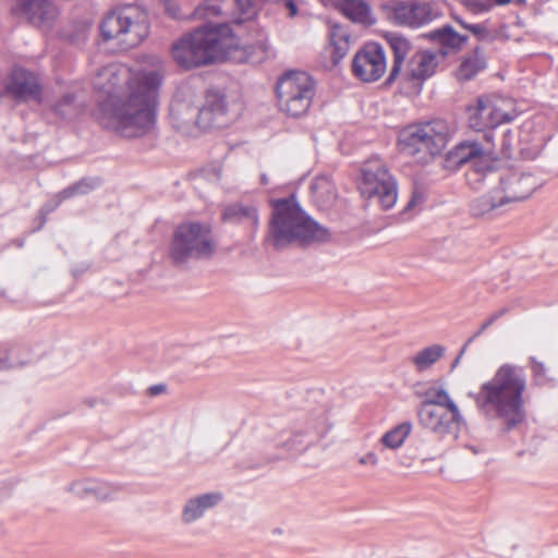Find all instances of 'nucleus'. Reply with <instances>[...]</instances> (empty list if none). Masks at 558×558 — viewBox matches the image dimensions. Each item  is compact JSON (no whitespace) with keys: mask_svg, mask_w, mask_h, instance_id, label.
Returning <instances> with one entry per match:
<instances>
[{"mask_svg":"<svg viewBox=\"0 0 558 558\" xmlns=\"http://www.w3.org/2000/svg\"><path fill=\"white\" fill-rule=\"evenodd\" d=\"M525 389L526 375L523 367L504 364L489 380L482 384L478 392H470L469 396L485 417L498 420L506 430H511L525 418Z\"/></svg>","mask_w":558,"mask_h":558,"instance_id":"2","label":"nucleus"},{"mask_svg":"<svg viewBox=\"0 0 558 558\" xmlns=\"http://www.w3.org/2000/svg\"><path fill=\"white\" fill-rule=\"evenodd\" d=\"M350 34L341 27H333L330 32L331 60L338 64L350 50Z\"/></svg>","mask_w":558,"mask_h":558,"instance_id":"31","label":"nucleus"},{"mask_svg":"<svg viewBox=\"0 0 558 558\" xmlns=\"http://www.w3.org/2000/svg\"><path fill=\"white\" fill-rule=\"evenodd\" d=\"M100 185L98 178H83L74 184L68 186L60 192L59 196L61 199H66L75 195H84L95 190Z\"/></svg>","mask_w":558,"mask_h":558,"instance_id":"35","label":"nucleus"},{"mask_svg":"<svg viewBox=\"0 0 558 558\" xmlns=\"http://www.w3.org/2000/svg\"><path fill=\"white\" fill-rule=\"evenodd\" d=\"M251 47L258 49L262 53L265 54L267 52V44H266V40H265V36L263 34L258 35V39Z\"/></svg>","mask_w":558,"mask_h":558,"instance_id":"47","label":"nucleus"},{"mask_svg":"<svg viewBox=\"0 0 558 558\" xmlns=\"http://www.w3.org/2000/svg\"><path fill=\"white\" fill-rule=\"evenodd\" d=\"M94 480H80L71 483L69 490L80 498L92 497Z\"/></svg>","mask_w":558,"mask_h":558,"instance_id":"40","label":"nucleus"},{"mask_svg":"<svg viewBox=\"0 0 558 558\" xmlns=\"http://www.w3.org/2000/svg\"><path fill=\"white\" fill-rule=\"evenodd\" d=\"M448 158L459 167L470 165L465 178L473 189H477L487 175L495 172L493 159L477 142L466 141L458 144L449 153Z\"/></svg>","mask_w":558,"mask_h":558,"instance_id":"12","label":"nucleus"},{"mask_svg":"<svg viewBox=\"0 0 558 558\" xmlns=\"http://www.w3.org/2000/svg\"><path fill=\"white\" fill-rule=\"evenodd\" d=\"M424 400L420 403L428 404L440 408H449L454 412V409H459L456 402L451 399L447 390L442 387H430L424 393Z\"/></svg>","mask_w":558,"mask_h":558,"instance_id":"34","label":"nucleus"},{"mask_svg":"<svg viewBox=\"0 0 558 558\" xmlns=\"http://www.w3.org/2000/svg\"><path fill=\"white\" fill-rule=\"evenodd\" d=\"M195 98V93L190 86H182L175 92L170 105L169 118L172 126L186 135H194L196 131L204 130L201 101Z\"/></svg>","mask_w":558,"mask_h":558,"instance_id":"13","label":"nucleus"},{"mask_svg":"<svg viewBox=\"0 0 558 558\" xmlns=\"http://www.w3.org/2000/svg\"><path fill=\"white\" fill-rule=\"evenodd\" d=\"M223 496L219 492H210L189 498L181 511V521L191 524L202 519L205 513L218 506Z\"/></svg>","mask_w":558,"mask_h":558,"instance_id":"22","label":"nucleus"},{"mask_svg":"<svg viewBox=\"0 0 558 558\" xmlns=\"http://www.w3.org/2000/svg\"><path fill=\"white\" fill-rule=\"evenodd\" d=\"M411 430L412 424L403 422L385 433L380 442L388 449H398L403 445Z\"/></svg>","mask_w":558,"mask_h":558,"instance_id":"33","label":"nucleus"},{"mask_svg":"<svg viewBox=\"0 0 558 558\" xmlns=\"http://www.w3.org/2000/svg\"><path fill=\"white\" fill-rule=\"evenodd\" d=\"M49 210H46L45 208H41L40 211H39V218H40V223L38 226V228L36 230H39L43 228V226L45 225L46 222V216L48 214Z\"/></svg>","mask_w":558,"mask_h":558,"instance_id":"52","label":"nucleus"},{"mask_svg":"<svg viewBox=\"0 0 558 558\" xmlns=\"http://www.w3.org/2000/svg\"><path fill=\"white\" fill-rule=\"evenodd\" d=\"M361 172V194L376 202L383 210L392 208L398 199V183L387 166L380 159H371Z\"/></svg>","mask_w":558,"mask_h":558,"instance_id":"9","label":"nucleus"},{"mask_svg":"<svg viewBox=\"0 0 558 558\" xmlns=\"http://www.w3.org/2000/svg\"><path fill=\"white\" fill-rule=\"evenodd\" d=\"M468 345H469V344H466V343H465V344L462 347V349H461L460 353L458 354V356L454 359V361H453V363H452V367H456V366L458 365V363L460 362L461 356L464 354V352H465V350H466V347H468Z\"/></svg>","mask_w":558,"mask_h":558,"instance_id":"54","label":"nucleus"},{"mask_svg":"<svg viewBox=\"0 0 558 558\" xmlns=\"http://www.w3.org/2000/svg\"><path fill=\"white\" fill-rule=\"evenodd\" d=\"M416 414L420 425L438 436L457 433L464 423L459 409H454L453 412L449 408L418 403Z\"/></svg>","mask_w":558,"mask_h":558,"instance_id":"14","label":"nucleus"},{"mask_svg":"<svg viewBox=\"0 0 558 558\" xmlns=\"http://www.w3.org/2000/svg\"><path fill=\"white\" fill-rule=\"evenodd\" d=\"M162 76L158 71L132 74L129 68L111 63L93 78L96 90L106 95L99 101V122L123 137H137L155 124L158 90Z\"/></svg>","mask_w":558,"mask_h":558,"instance_id":"1","label":"nucleus"},{"mask_svg":"<svg viewBox=\"0 0 558 558\" xmlns=\"http://www.w3.org/2000/svg\"><path fill=\"white\" fill-rule=\"evenodd\" d=\"M531 369L536 385H544L547 381V369L543 362L537 361L535 357H531Z\"/></svg>","mask_w":558,"mask_h":558,"instance_id":"41","label":"nucleus"},{"mask_svg":"<svg viewBox=\"0 0 558 558\" xmlns=\"http://www.w3.org/2000/svg\"><path fill=\"white\" fill-rule=\"evenodd\" d=\"M317 184H318V182L316 181L315 183H313L312 187L316 189Z\"/></svg>","mask_w":558,"mask_h":558,"instance_id":"58","label":"nucleus"},{"mask_svg":"<svg viewBox=\"0 0 558 558\" xmlns=\"http://www.w3.org/2000/svg\"><path fill=\"white\" fill-rule=\"evenodd\" d=\"M278 2L289 11L290 17H293L298 14L299 10L295 0H278Z\"/></svg>","mask_w":558,"mask_h":558,"instance_id":"45","label":"nucleus"},{"mask_svg":"<svg viewBox=\"0 0 558 558\" xmlns=\"http://www.w3.org/2000/svg\"><path fill=\"white\" fill-rule=\"evenodd\" d=\"M279 109L287 116L299 118L311 108L315 96V82L303 71H289L276 84Z\"/></svg>","mask_w":558,"mask_h":558,"instance_id":"8","label":"nucleus"},{"mask_svg":"<svg viewBox=\"0 0 558 558\" xmlns=\"http://www.w3.org/2000/svg\"><path fill=\"white\" fill-rule=\"evenodd\" d=\"M260 182H262V184H264V185H267V184H268V178L266 177V174H262V175H260Z\"/></svg>","mask_w":558,"mask_h":558,"instance_id":"56","label":"nucleus"},{"mask_svg":"<svg viewBox=\"0 0 558 558\" xmlns=\"http://www.w3.org/2000/svg\"><path fill=\"white\" fill-rule=\"evenodd\" d=\"M5 93L17 102L40 101L41 87L37 77L23 68H15L5 81Z\"/></svg>","mask_w":558,"mask_h":558,"instance_id":"19","label":"nucleus"},{"mask_svg":"<svg viewBox=\"0 0 558 558\" xmlns=\"http://www.w3.org/2000/svg\"><path fill=\"white\" fill-rule=\"evenodd\" d=\"M509 312L508 307H502L496 312H494L488 318L492 319V323L494 324L497 319L505 316Z\"/></svg>","mask_w":558,"mask_h":558,"instance_id":"48","label":"nucleus"},{"mask_svg":"<svg viewBox=\"0 0 558 558\" xmlns=\"http://www.w3.org/2000/svg\"><path fill=\"white\" fill-rule=\"evenodd\" d=\"M331 425L328 420V411L325 407H318L310 413L301 414L289 432H282L276 439L278 448L287 452L302 451L308 438H320L328 433Z\"/></svg>","mask_w":558,"mask_h":558,"instance_id":"10","label":"nucleus"},{"mask_svg":"<svg viewBox=\"0 0 558 558\" xmlns=\"http://www.w3.org/2000/svg\"><path fill=\"white\" fill-rule=\"evenodd\" d=\"M497 189L507 204L524 201L541 185V182L532 173L509 172L499 180Z\"/></svg>","mask_w":558,"mask_h":558,"instance_id":"20","label":"nucleus"},{"mask_svg":"<svg viewBox=\"0 0 558 558\" xmlns=\"http://www.w3.org/2000/svg\"><path fill=\"white\" fill-rule=\"evenodd\" d=\"M86 31H87V26L86 25L82 26L81 36H82L83 39L85 38Z\"/></svg>","mask_w":558,"mask_h":558,"instance_id":"57","label":"nucleus"},{"mask_svg":"<svg viewBox=\"0 0 558 558\" xmlns=\"http://www.w3.org/2000/svg\"><path fill=\"white\" fill-rule=\"evenodd\" d=\"M486 58L480 46H476L473 51L463 58L461 64L457 70V77L459 81H470L477 73L486 68Z\"/></svg>","mask_w":558,"mask_h":558,"instance_id":"28","label":"nucleus"},{"mask_svg":"<svg viewBox=\"0 0 558 558\" xmlns=\"http://www.w3.org/2000/svg\"><path fill=\"white\" fill-rule=\"evenodd\" d=\"M167 12L173 19H181L182 17V15L178 13V10L175 8H173L172 5H170V4L167 7Z\"/></svg>","mask_w":558,"mask_h":558,"instance_id":"51","label":"nucleus"},{"mask_svg":"<svg viewBox=\"0 0 558 558\" xmlns=\"http://www.w3.org/2000/svg\"><path fill=\"white\" fill-rule=\"evenodd\" d=\"M440 16L439 5L430 1H400L392 11L397 24L412 28L425 26Z\"/></svg>","mask_w":558,"mask_h":558,"instance_id":"16","label":"nucleus"},{"mask_svg":"<svg viewBox=\"0 0 558 558\" xmlns=\"http://www.w3.org/2000/svg\"><path fill=\"white\" fill-rule=\"evenodd\" d=\"M438 65L437 54L433 51L416 52L410 60L407 70L398 77L400 88L408 94H420L423 84L432 77Z\"/></svg>","mask_w":558,"mask_h":558,"instance_id":"15","label":"nucleus"},{"mask_svg":"<svg viewBox=\"0 0 558 558\" xmlns=\"http://www.w3.org/2000/svg\"><path fill=\"white\" fill-rule=\"evenodd\" d=\"M359 463L362 465L369 464L376 466L378 464V457L375 452L369 451L366 454L359 458Z\"/></svg>","mask_w":558,"mask_h":558,"instance_id":"43","label":"nucleus"},{"mask_svg":"<svg viewBox=\"0 0 558 558\" xmlns=\"http://www.w3.org/2000/svg\"><path fill=\"white\" fill-rule=\"evenodd\" d=\"M463 4L474 14L488 12L492 9L488 0H464Z\"/></svg>","mask_w":558,"mask_h":558,"instance_id":"42","label":"nucleus"},{"mask_svg":"<svg viewBox=\"0 0 558 558\" xmlns=\"http://www.w3.org/2000/svg\"><path fill=\"white\" fill-rule=\"evenodd\" d=\"M216 248L217 241L209 223L185 221L173 231L169 256L173 265L181 267L190 262L211 258Z\"/></svg>","mask_w":558,"mask_h":558,"instance_id":"5","label":"nucleus"},{"mask_svg":"<svg viewBox=\"0 0 558 558\" xmlns=\"http://www.w3.org/2000/svg\"><path fill=\"white\" fill-rule=\"evenodd\" d=\"M425 38L440 45L442 49L461 50L468 41V36L457 33L449 24L434 29L425 35Z\"/></svg>","mask_w":558,"mask_h":558,"instance_id":"25","label":"nucleus"},{"mask_svg":"<svg viewBox=\"0 0 558 558\" xmlns=\"http://www.w3.org/2000/svg\"><path fill=\"white\" fill-rule=\"evenodd\" d=\"M227 113L228 102L226 96L219 90H208L205 104L201 107L202 128L204 130L225 128L228 124Z\"/></svg>","mask_w":558,"mask_h":558,"instance_id":"21","label":"nucleus"},{"mask_svg":"<svg viewBox=\"0 0 558 558\" xmlns=\"http://www.w3.org/2000/svg\"><path fill=\"white\" fill-rule=\"evenodd\" d=\"M329 239V230L307 216L293 196L272 202L267 241L276 250H282L292 243H324Z\"/></svg>","mask_w":558,"mask_h":558,"instance_id":"4","label":"nucleus"},{"mask_svg":"<svg viewBox=\"0 0 558 558\" xmlns=\"http://www.w3.org/2000/svg\"><path fill=\"white\" fill-rule=\"evenodd\" d=\"M52 110L62 119H72L78 113V109L75 104V95L66 93L52 106Z\"/></svg>","mask_w":558,"mask_h":558,"instance_id":"36","label":"nucleus"},{"mask_svg":"<svg viewBox=\"0 0 558 558\" xmlns=\"http://www.w3.org/2000/svg\"><path fill=\"white\" fill-rule=\"evenodd\" d=\"M452 19L464 29H468V26L470 23H466L463 19H461L459 15H452Z\"/></svg>","mask_w":558,"mask_h":558,"instance_id":"53","label":"nucleus"},{"mask_svg":"<svg viewBox=\"0 0 558 558\" xmlns=\"http://www.w3.org/2000/svg\"><path fill=\"white\" fill-rule=\"evenodd\" d=\"M468 31H470L480 41L490 43L497 37V32L489 28L488 22L478 24L470 23Z\"/></svg>","mask_w":558,"mask_h":558,"instance_id":"38","label":"nucleus"},{"mask_svg":"<svg viewBox=\"0 0 558 558\" xmlns=\"http://www.w3.org/2000/svg\"><path fill=\"white\" fill-rule=\"evenodd\" d=\"M493 325L492 319L487 318L478 328V330L468 339L466 344L473 342L478 336H481L487 328Z\"/></svg>","mask_w":558,"mask_h":558,"instance_id":"46","label":"nucleus"},{"mask_svg":"<svg viewBox=\"0 0 558 558\" xmlns=\"http://www.w3.org/2000/svg\"><path fill=\"white\" fill-rule=\"evenodd\" d=\"M449 140V126L442 120L411 124L398 135L400 151L420 163H428L439 155Z\"/></svg>","mask_w":558,"mask_h":558,"instance_id":"6","label":"nucleus"},{"mask_svg":"<svg viewBox=\"0 0 558 558\" xmlns=\"http://www.w3.org/2000/svg\"><path fill=\"white\" fill-rule=\"evenodd\" d=\"M165 390H166L165 385H154V386L149 387V393L151 396H157L159 393H162Z\"/></svg>","mask_w":558,"mask_h":558,"instance_id":"50","label":"nucleus"},{"mask_svg":"<svg viewBox=\"0 0 558 558\" xmlns=\"http://www.w3.org/2000/svg\"><path fill=\"white\" fill-rule=\"evenodd\" d=\"M422 201H423L422 193L418 192L417 190H414L412 192V196H411L410 201L408 202V204L404 207V210L405 211L411 210L417 203H421Z\"/></svg>","mask_w":558,"mask_h":558,"instance_id":"44","label":"nucleus"},{"mask_svg":"<svg viewBox=\"0 0 558 558\" xmlns=\"http://www.w3.org/2000/svg\"><path fill=\"white\" fill-rule=\"evenodd\" d=\"M256 10L252 0H206L194 10V17L199 20H209L210 17L221 16L223 20L217 24L208 23V26H217L230 23L240 25L248 22L250 27L255 26L252 19Z\"/></svg>","mask_w":558,"mask_h":558,"instance_id":"11","label":"nucleus"},{"mask_svg":"<svg viewBox=\"0 0 558 558\" xmlns=\"http://www.w3.org/2000/svg\"><path fill=\"white\" fill-rule=\"evenodd\" d=\"M120 490L121 487L119 485L94 480L92 497L101 501L112 500L117 497Z\"/></svg>","mask_w":558,"mask_h":558,"instance_id":"37","label":"nucleus"},{"mask_svg":"<svg viewBox=\"0 0 558 558\" xmlns=\"http://www.w3.org/2000/svg\"><path fill=\"white\" fill-rule=\"evenodd\" d=\"M502 195L495 189L488 194L475 198L470 206L471 214L475 217L488 215L500 207L505 206L507 202L501 199Z\"/></svg>","mask_w":558,"mask_h":558,"instance_id":"29","label":"nucleus"},{"mask_svg":"<svg viewBox=\"0 0 558 558\" xmlns=\"http://www.w3.org/2000/svg\"><path fill=\"white\" fill-rule=\"evenodd\" d=\"M100 34L105 40L118 39L121 49L140 45L149 34L147 14L136 5H124L110 11L102 19Z\"/></svg>","mask_w":558,"mask_h":558,"instance_id":"7","label":"nucleus"},{"mask_svg":"<svg viewBox=\"0 0 558 558\" xmlns=\"http://www.w3.org/2000/svg\"><path fill=\"white\" fill-rule=\"evenodd\" d=\"M489 3L493 5H505L511 2V0H488Z\"/></svg>","mask_w":558,"mask_h":558,"instance_id":"55","label":"nucleus"},{"mask_svg":"<svg viewBox=\"0 0 558 558\" xmlns=\"http://www.w3.org/2000/svg\"><path fill=\"white\" fill-rule=\"evenodd\" d=\"M222 220L226 222L247 225L252 228H256L258 225V214L254 206L234 203L225 208L222 213Z\"/></svg>","mask_w":558,"mask_h":558,"instance_id":"26","label":"nucleus"},{"mask_svg":"<svg viewBox=\"0 0 558 558\" xmlns=\"http://www.w3.org/2000/svg\"><path fill=\"white\" fill-rule=\"evenodd\" d=\"M11 12L37 27H51L58 16V9L51 0H13Z\"/></svg>","mask_w":558,"mask_h":558,"instance_id":"18","label":"nucleus"},{"mask_svg":"<svg viewBox=\"0 0 558 558\" xmlns=\"http://www.w3.org/2000/svg\"><path fill=\"white\" fill-rule=\"evenodd\" d=\"M387 40L393 51V63L385 82L387 86H390L400 76L404 59L411 50V44L405 37L396 33L389 34Z\"/></svg>","mask_w":558,"mask_h":558,"instance_id":"23","label":"nucleus"},{"mask_svg":"<svg viewBox=\"0 0 558 558\" xmlns=\"http://www.w3.org/2000/svg\"><path fill=\"white\" fill-rule=\"evenodd\" d=\"M386 71V58L383 47L376 43L366 44L352 62L353 74L364 82H375Z\"/></svg>","mask_w":558,"mask_h":558,"instance_id":"17","label":"nucleus"},{"mask_svg":"<svg viewBox=\"0 0 558 558\" xmlns=\"http://www.w3.org/2000/svg\"><path fill=\"white\" fill-rule=\"evenodd\" d=\"M509 312L508 307H502L496 312H494L488 318L492 319V323L494 324L497 319L505 316Z\"/></svg>","mask_w":558,"mask_h":558,"instance_id":"49","label":"nucleus"},{"mask_svg":"<svg viewBox=\"0 0 558 558\" xmlns=\"http://www.w3.org/2000/svg\"><path fill=\"white\" fill-rule=\"evenodd\" d=\"M445 351L446 349L441 344L426 347L412 357V363L417 371H425L440 360L444 356Z\"/></svg>","mask_w":558,"mask_h":558,"instance_id":"32","label":"nucleus"},{"mask_svg":"<svg viewBox=\"0 0 558 558\" xmlns=\"http://www.w3.org/2000/svg\"><path fill=\"white\" fill-rule=\"evenodd\" d=\"M492 111H493L492 116H489L490 120H492V129H494L502 123H509L512 120H514V118L517 117V113L514 111H510V112L504 111L501 108L497 107L493 101H492Z\"/></svg>","mask_w":558,"mask_h":558,"instance_id":"39","label":"nucleus"},{"mask_svg":"<svg viewBox=\"0 0 558 558\" xmlns=\"http://www.w3.org/2000/svg\"><path fill=\"white\" fill-rule=\"evenodd\" d=\"M29 352L21 344H0V369L24 365Z\"/></svg>","mask_w":558,"mask_h":558,"instance_id":"30","label":"nucleus"},{"mask_svg":"<svg viewBox=\"0 0 558 558\" xmlns=\"http://www.w3.org/2000/svg\"><path fill=\"white\" fill-rule=\"evenodd\" d=\"M338 8L352 22L363 25H373L375 23L371 8L364 0H342Z\"/></svg>","mask_w":558,"mask_h":558,"instance_id":"27","label":"nucleus"},{"mask_svg":"<svg viewBox=\"0 0 558 558\" xmlns=\"http://www.w3.org/2000/svg\"><path fill=\"white\" fill-rule=\"evenodd\" d=\"M236 45L233 31L227 24L204 25L177 40L171 54L179 66L191 70L227 59Z\"/></svg>","mask_w":558,"mask_h":558,"instance_id":"3","label":"nucleus"},{"mask_svg":"<svg viewBox=\"0 0 558 558\" xmlns=\"http://www.w3.org/2000/svg\"><path fill=\"white\" fill-rule=\"evenodd\" d=\"M492 100L487 97H478L475 105L468 107V120L470 126L475 131L492 129Z\"/></svg>","mask_w":558,"mask_h":558,"instance_id":"24","label":"nucleus"}]
</instances>
